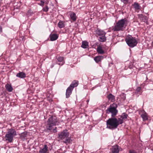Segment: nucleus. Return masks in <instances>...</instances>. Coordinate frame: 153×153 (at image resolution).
Listing matches in <instances>:
<instances>
[{
	"label": "nucleus",
	"mask_w": 153,
	"mask_h": 153,
	"mask_svg": "<svg viewBox=\"0 0 153 153\" xmlns=\"http://www.w3.org/2000/svg\"><path fill=\"white\" fill-rule=\"evenodd\" d=\"M123 123V121L120 118L112 117L107 120L106 128L111 130L117 128L119 125Z\"/></svg>",
	"instance_id": "nucleus-1"
},
{
	"label": "nucleus",
	"mask_w": 153,
	"mask_h": 153,
	"mask_svg": "<svg viewBox=\"0 0 153 153\" xmlns=\"http://www.w3.org/2000/svg\"><path fill=\"white\" fill-rule=\"evenodd\" d=\"M127 19L125 18L121 19L117 23L116 25L112 27V30L114 31L123 30L127 25Z\"/></svg>",
	"instance_id": "nucleus-2"
},
{
	"label": "nucleus",
	"mask_w": 153,
	"mask_h": 153,
	"mask_svg": "<svg viewBox=\"0 0 153 153\" xmlns=\"http://www.w3.org/2000/svg\"><path fill=\"white\" fill-rule=\"evenodd\" d=\"M16 135V132L14 129L13 128L9 129L5 136L6 141H7L9 143L12 142L13 137Z\"/></svg>",
	"instance_id": "nucleus-3"
},
{
	"label": "nucleus",
	"mask_w": 153,
	"mask_h": 153,
	"mask_svg": "<svg viewBox=\"0 0 153 153\" xmlns=\"http://www.w3.org/2000/svg\"><path fill=\"white\" fill-rule=\"evenodd\" d=\"M125 41L128 46L132 48L136 46L137 43L136 39L130 36H127Z\"/></svg>",
	"instance_id": "nucleus-4"
},
{
	"label": "nucleus",
	"mask_w": 153,
	"mask_h": 153,
	"mask_svg": "<svg viewBox=\"0 0 153 153\" xmlns=\"http://www.w3.org/2000/svg\"><path fill=\"white\" fill-rule=\"evenodd\" d=\"M78 82L77 81H74L68 88L66 91V98H68L71 94L74 88L76 87L78 85Z\"/></svg>",
	"instance_id": "nucleus-5"
},
{
	"label": "nucleus",
	"mask_w": 153,
	"mask_h": 153,
	"mask_svg": "<svg viewBox=\"0 0 153 153\" xmlns=\"http://www.w3.org/2000/svg\"><path fill=\"white\" fill-rule=\"evenodd\" d=\"M117 107V105L115 103H113L112 105H110L106 110L107 113L108 114L111 113V116L114 117L116 115L118 112V111L116 109Z\"/></svg>",
	"instance_id": "nucleus-6"
},
{
	"label": "nucleus",
	"mask_w": 153,
	"mask_h": 153,
	"mask_svg": "<svg viewBox=\"0 0 153 153\" xmlns=\"http://www.w3.org/2000/svg\"><path fill=\"white\" fill-rule=\"evenodd\" d=\"M57 123V120L56 117L55 116H51L49 119L48 122V129L51 130L52 127L56 126Z\"/></svg>",
	"instance_id": "nucleus-7"
},
{
	"label": "nucleus",
	"mask_w": 153,
	"mask_h": 153,
	"mask_svg": "<svg viewBox=\"0 0 153 153\" xmlns=\"http://www.w3.org/2000/svg\"><path fill=\"white\" fill-rule=\"evenodd\" d=\"M59 138L61 140L65 139L68 136V133L66 130H65L59 134Z\"/></svg>",
	"instance_id": "nucleus-8"
},
{
	"label": "nucleus",
	"mask_w": 153,
	"mask_h": 153,
	"mask_svg": "<svg viewBox=\"0 0 153 153\" xmlns=\"http://www.w3.org/2000/svg\"><path fill=\"white\" fill-rule=\"evenodd\" d=\"M111 150L112 153H118L120 150L119 147L118 146H114L112 147Z\"/></svg>",
	"instance_id": "nucleus-9"
},
{
	"label": "nucleus",
	"mask_w": 153,
	"mask_h": 153,
	"mask_svg": "<svg viewBox=\"0 0 153 153\" xmlns=\"http://www.w3.org/2000/svg\"><path fill=\"white\" fill-rule=\"evenodd\" d=\"M48 147L46 145H45L44 146L43 148L42 149H40L39 152L40 153H47L48 151Z\"/></svg>",
	"instance_id": "nucleus-10"
},
{
	"label": "nucleus",
	"mask_w": 153,
	"mask_h": 153,
	"mask_svg": "<svg viewBox=\"0 0 153 153\" xmlns=\"http://www.w3.org/2000/svg\"><path fill=\"white\" fill-rule=\"evenodd\" d=\"M16 76L20 78H24L26 77V74L23 72H20L16 74Z\"/></svg>",
	"instance_id": "nucleus-11"
},
{
	"label": "nucleus",
	"mask_w": 153,
	"mask_h": 153,
	"mask_svg": "<svg viewBox=\"0 0 153 153\" xmlns=\"http://www.w3.org/2000/svg\"><path fill=\"white\" fill-rule=\"evenodd\" d=\"M50 40L53 41L56 40L58 38V36L56 34H51L50 36Z\"/></svg>",
	"instance_id": "nucleus-12"
},
{
	"label": "nucleus",
	"mask_w": 153,
	"mask_h": 153,
	"mask_svg": "<svg viewBox=\"0 0 153 153\" xmlns=\"http://www.w3.org/2000/svg\"><path fill=\"white\" fill-rule=\"evenodd\" d=\"M58 62H60L59 63H57L60 65H63L65 62L64 60V58L63 57H59L57 58Z\"/></svg>",
	"instance_id": "nucleus-13"
},
{
	"label": "nucleus",
	"mask_w": 153,
	"mask_h": 153,
	"mask_svg": "<svg viewBox=\"0 0 153 153\" xmlns=\"http://www.w3.org/2000/svg\"><path fill=\"white\" fill-rule=\"evenodd\" d=\"M97 51L98 53L100 54H103L105 53L104 51L102 49V47L100 46L97 47Z\"/></svg>",
	"instance_id": "nucleus-14"
},
{
	"label": "nucleus",
	"mask_w": 153,
	"mask_h": 153,
	"mask_svg": "<svg viewBox=\"0 0 153 153\" xmlns=\"http://www.w3.org/2000/svg\"><path fill=\"white\" fill-rule=\"evenodd\" d=\"M5 88L9 92H12L13 90V88L10 84H7L5 85Z\"/></svg>",
	"instance_id": "nucleus-15"
},
{
	"label": "nucleus",
	"mask_w": 153,
	"mask_h": 153,
	"mask_svg": "<svg viewBox=\"0 0 153 153\" xmlns=\"http://www.w3.org/2000/svg\"><path fill=\"white\" fill-rule=\"evenodd\" d=\"M103 57L102 56H96L94 58V60L96 62H100L103 59Z\"/></svg>",
	"instance_id": "nucleus-16"
},
{
	"label": "nucleus",
	"mask_w": 153,
	"mask_h": 153,
	"mask_svg": "<svg viewBox=\"0 0 153 153\" xmlns=\"http://www.w3.org/2000/svg\"><path fill=\"white\" fill-rule=\"evenodd\" d=\"M70 15L71 19V20H72L73 21H76V14L74 13H71L70 14Z\"/></svg>",
	"instance_id": "nucleus-17"
},
{
	"label": "nucleus",
	"mask_w": 153,
	"mask_h": 153,
	"mask_svg": "<svg viewBox=\"0 0 153 153\" xmlns=\"http://www.w3.org/2000/svg\"><path fill=\"white\" fill-rule=\"evenodd\" d=\"M143 113L141 115V116L142 118L143 121L147 120L148 119L147 114L144 111H143Z\"/></svg>",
	"instance_id": "nucleus-18"
},
{
	"label": "nucleus",
	"mask_w": 153,
	"mask_h": 153,
	"mask_svg": "<svg viewBox=\"0 0 153 153\" xmlns=\"http://www.w3.org/2000/svg\"><path fill=\"white\" fill-rule=\"evenodd\" d=\"M133 5L134 6L135 10H139L140 9V6L139 4L137 2H134L133 4Z\"/></svg>",
	"instance_id": "nucleus-19"
},
{
	"label": "nucleus",
	"mask_w": 153,
	"mask_h": 153,
	"mask_svg": "<svg viewBox=\"0 0 153 153\" xmlns=\"http://www.w3.org/2000/svg\"><path fill=\"white\" fill-rule=\"evenodd\" d=\"M139 17L140 19L144 22H146L147 20V17L146 16H144L142 14H140L139 15Z\"/></svg>",
	"instance_id": "nucleus-20"
},
{
	"label": "nucleus",
	"mask_w": 153,
	"mask_h": 153,
	"mask_svg": "<svg viewBox=\"0 0 153 153\" xmlns=\"http://www.w3.org/2000/svg\"><path fill=\"white\" fill-rule=\"evenodd\" d=\"M108 100L112 102L115 101V97L111 94H109L107 97Z\"/></svg>",
	"instance_id": "nucleus-21"
},
{
	"label": "nucleus",
	"mask_w": 153,
	"mask_h": 153,
	"mask_svg": "<svg viewBox=\"0 0 153 153\" xmlns=\"http://www.w3.org/2000/svg\"><path fill=\"white\" fill-rule=\"evenodd\" d=\"M88 47V43L85 41L82 42L81 47L84 48H87Z\"/></svg>",
	"instance_id": "nucleus-22"
},
{
	"label": "nucleus",
	"mask_w": 153,
	"mask_h": 153,
	"mask_svg": "<svg viewBox=\"0 0 153 153\" xmlns=\"http://www.w3.org/2000/svg\"><path fill=\"white\" fill-rule=\"evenodd\" d=\"M128 115L125 113H123L122 115L120 116V117H118L117 118H120L123 121V120H125L127 118Z\"/></svg>",
	"instance_id": "nucleus-23"
},
{
	"label": "nucleus",
	"mask_w": 153,
	"mask_h": 153,
	"mask_svg": "<svg viewBox=\"0 0 153 153\" xmlns=\"http://www.w3.org/2000/svg\"><path fill=\"white\" fill-rule=\"evenodd\" d=\"M64 140H64L63 142L67 144L70 143L72 141L70 137H69L68 136L67 138H65Z\"/></svg>",
	"instance_id": "nucleus-24"
},
{
	"label": "nucleus",
	"mask_w": 153,
	"mask_h": 153,
	"mask_svg": "<svg viewBox=\"0 0 153 153\" xmlns=\"http://www.w3.org/2000/svg\"><path fill=\"white\" fill-rule=\"evenodd\" d=\"M97 33L100 36L105 35L106 33L103 31L101 30H98L97 31Z\"/></svg>",
	"instance_id": "nucleus-25"
},
{
	"label": "nucleus",
	"mask_w": 153,
	"mask_h": 153,
	"mask_svg": "<svg viewBox=\"0 0 153 153\" xmlns=\"http://www.w3.org/2000/svg\"><path fill=\"white\" fill-rule=\"evenodd\" d=\"M105 35L101 36H99V40L101 42H103L105 41L106 39L105 36Z\"/></svg>",
	"instance_id": "nucleus-26"
},
{
	"label": "nucleus",
	"mask_w": 153,
	"mask_h": 153,
	"mask_svg": "<svg viewBox=\"0 0 153 153\" xmlns=\"http://www.w3.org/2000/svg\"><path fill=\"white\" fill-rule=\"evenodd\" d=\"M58 26L60 28H63L65 27L64 22L62 21H60L58 23Z\"/></svg>",
	"instance_id": "nucleus-27"
},
{
	"label": "nucleus",
	"mask_w": 153,
	"mask_h": 153,
	"mask_svg": "<svg viewBox=\"0 0 153 153\" xmlns=\"http://www.w3.org/2000/svg\"><path fill=\"white\" fill-rule=\"evenodd\" d=\"M32 14H33V13L32 11L31 10H30L27 12V15L29 16H31Z\"/></svg>",
	"instance_id": "nucleus-28"
},
{
	"label": "nucleus",
	"mask_w": 153,
	"mask_h": 153,
	"mask_svg": "<svg viewBox=\"0 0 153 153\" xmlns=\"http://www.w3.org/2000/svg\"><path fill=\"white\" fill-rule=\"evenodd\" d=\"M49 8L47 6H46L45 7L43 8L42 10L44 11L47 12L48 11Z\"/></svg>",
	"instance_id": "nucleus-29"
},
{
	"label": "nucleus",
	"mask_w": 153,
	"mask_h": 153,
	"mask_svg": "<svg viewBox=\"0 0 153 153\" xmlns=\"http://www.w3.org/2000/svg\"><path fill=\"white\" fill-rule=\"evenodd\" d=\"M129 153H137L135 150H130L129 151Z\"/></svg>",
	"instance_id": "nucleus-30"
},
{
	"label": "nucleus",
	"mask_w": 153,
	"mask_h": 153,
	"mask_svg": "<svg viewBox=\"0 0 153 153\" xmlns=\"http://www.w3.org/2000/svg\"><path fill=\"white\" fill-rule=\"evenodd\" d=\"M27 134V133H22V134H21V136L23 137H26Z\"/></svg>",
	"instance_id": "nucleus-31"
},
{
	"label": "nucleus",
	"mask_w": 153,
	"mask_h": 153,
	"mask_svg": "<svg viewBox=\"0 0 153 153\" xmlns=\"http://www.w3.org/2000/svg\"><path fill=\"white\" fill-rule=\"evenodd\" d=\"M41 4H38L41 6H43L44 5V2L43 1H41Z\"/></svg>",
	"instance_id": "nucleus-32"
},
{
	"label": "nucleus",
	"mask_w": 153,
	"mask_h": 153,
	"mask_svg": "<svg viewBox=\"0 0 153 153\" xmlns=\"http://www.w3.org/2000/svg\"><path fill=\"white\" fill-rule=\"evenodd\" d=\"M141 90V88L140 87H138L136 89V91L137 92H140Z\"/></svg>",
	"instance_id": "nucleus-33"
},
{
	"label": "nucleus",
	"mask_w": 153,
	"mask_h": 153,
	"mask_svg": "<svg viewBox=\"0 0 153 153\" xmlns=\"http://www.w3.org/2000/svg\"><path fill=\"white\" fill-rule=\"evenodd\" d=\"M2 32V28L1 26H0V33Z\"/></svg>",
	"instance_id": "nucleus-34"
},
{
	"label": "nucleus",
	"mask_w": 153,
	"mask_h": 153,
	"mask_svg": "<svg viewBox=\"0 0 153 153\" xmlns=\"http://www.w3.org/2000/svg\"><path fill=\"white\" fill-rule=\"evenodd\" d=\"M53 131L54 132H56L57 131L56 130V127H55V128L53 129Z\"/></svg>",
	"instance_id": "nucleus-35"
},
{
	"label": "nucleus",
	"mask_w": 153,
	"mask_h": 153,
	"mask_svg": "<svg viewBox=\"0 0 153 153\" xmlns=\"http://www.w3.org/2000/svg\"><path fill=\"white\" fill-rule=\"evenodd\" d=\"M54 64H53L52 65H51V68H52L54 66Z\"/></svg>",
	"instance_id": "nucleus-36"
}]
</instances>
